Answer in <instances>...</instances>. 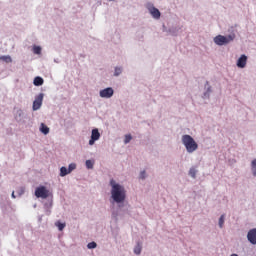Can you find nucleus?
Listing matches in <instances>:
<instances>
[{
	"label": "nucleus",
	"mask_w": 256,
	"mask_h": 256,
	"mask_svg": "<svg viewBox=\"0 0 256 256\" xmlns=\"http://www.w3.org/2000/svg\"><path fill=\"white\" fill-rule=\"evenodd\" d=\"M110 185L112 187L111 189V197L115 203H123L126 198V191L125 187L121 186L120 184H117L115 180H110Z\"/></svg>",
	"instance_id": "f257e3e1"
},
{
	"label": "nucleus",
	"mask_w": 256,
	"mask_h": 256,
	"mask_svg": "<svg viewBox=\"0 0 256 256\" xmlns=\"http://www.w3.org/2000/svg\"><path fill=\"white\" fill-rule=\"evenodd\" d=\"M182 143L186 147V151L188 153H194V151H197V149L199 148V145L197 144V142H195V139H193L191 135H183Z\"/></svg>",
	"instance_id": "f03ea898"
},
{
	"label": "nucleus",
	"mask_w": 256,
	"mask_h": 256,
	"mask_svg": "<svg viewBox=\"0 0 256 256\" xmlns=\"http://www.w3.org/2000/svg\"><path fill=\"white\" fill-rule=\"evenodd\" d=\"M233 39H235V36L233 35H228V36L218 35L214 38V43L219 46L228 45V43H231Z\"/></svg>",
	"instance_id": "7ed1b4c3"
},
{
	"label": "nucleus",
	"mask_w": 256,
	"mask_h": 256,
	"mask_svg": "<svg viewBox=\"0 0 256 256\" xmlns=\"http://www.w3.org/2000/svg\"><path fill=\"white\" fill-rule=\"evenodd\" d=\"M35 196L38 199H47L49 197V190L45 186H40L35 190Z\"/></svg>",
	"instance_id": "20e7f679"
},
{
	"label": "nucleus",
	"mask_w": 256,
	"mask_h": 256,
	"mask_svg": "<svg viewBox=\"0 0 256 256\" xmlns=\"http://www.w3.org/2000/svg\"><path fill=\"white\" fill-rule=\"evenodd\" d=\"M43 97V93H40L38 96H36L33 102V111H38V109H41V106L43 105Z\"/></svg>",
	"instance_id": "39448f33"
},
{
	"label": "nucleus",
	"mask_w": 256,
	"mask_h": 256,
	"mask_svg": "<svg viewBox=\"0 0 256 256\" xmlns=\"http://www.w3.org/2000/svg\"><path fill=\"white\" fill-rule=\"evenodd\" d=\"M113 93H115L113 88L108 87L100 91V97H102V99H111V96L113 95Z\"/></svg>",
	"instance_id": "423d86ee"
},
{
	"label": "nucleus",
	"mask_w": 256,
	"mask_h": 256,
	"mask_svg": "<svg viewBox=\"0 0 256 256\" xmlns=\"http://www.w3.org/2000/svg\"><path fill=\"white\" fill-rule=\"evenodd\" d=\"M101 138V133H99V129L95 128L92 130L91 139L89 140V145H95V141H99Z\"/></svg>",
	"instance_id": "0eeeda50"
},
{
	"label": "nucleus",
	"mask_w": 256,
	"mask_h": 256,
	"mask_svg": "<svg viewBox=\"0 0 256 256\" xmlns=\"http://www.w3.org/2000/svg\"><path fill=\"white\" fill-rule=\"evenodd\" d=\"M247 239L252 245H256V228L249 230Z\"/></svg>",
	"instance_id": "6e6552de"
},
{
	"label": "nucleus",
	"mask_w": 256,
	"mask_h": 256,
	"mask_svg": "<svg viewBox=\"0 0 256 256\" xmlns=\"http://www.w3.org/2000/svg\"><path fill=\"white\" fill-rule=\"evenodd\" d=\"M236 65L240 69H245V67L247 66V56H245V54L241 55Z\"/></svg>",
	"instance_id": "1a4fd4ad"
},
{
	"label": "nucleus",
	"mask_w": 256,
	"mask_h": 256,
	"mask_svg": "<svg viewBox=\"0 0 256 256\" xmlns=\"http://www.w3.org/2000/svg\"><path fill=\"white\" fill-rule=\"evenodd\" d=\"M149 11L152 17H154V19H159L161 17V12L159 11V9L155 7L149 8Z\"/></svg>",
	"instance_id": "9d476101"
},
{
	"label": "nucleus",
	"mask_w": 256,
	"mask_h": 256,
	"mask_svg": "<svg viewBox=\"0 0 256 256\" xmlns=\"http://www.w3.org/2000/svg\"><path fill=\"white\" fill-rule=\"evenodd\" d=\"M43 78H41V77H39V76H37V77H35L34 78V85L36 86V87H41V85H43Z\"/></svg>",
	"instance_id": "9b49d317"
},
{
	"label": "nucleus",
	"mask_w": 256,
	"mask_h": 256,
	"mask_svg": "<svg viewBox=\"0 0 256 256\" xmlns=\"http://www.w3.org/2000/svg\"><path fill=\"white\" fill-rule=\"evenodd\" d=\"M40 131L44 135H49V127H47V125H45L44 123L41 124Z\"/></svg>",
	"instance_id": "f8f14e48"
},
{
	"label": "nucleus",
	"mask_w": 256,
	"mask_h": 256,
	"mask_svg": "<svg viewBox=\"0 0 256 256\" xmlns=\"http://www.w3.org/2000/svg\"><path fill=\"white\" fill-rule=\"evenodd\" d=\"M69 173L67 167L63 166L60 168V177H65V175H69Z\"/></svg>",
	"instance_id": "ddd939ff"
},
{
	"label": "nucleus",
	"mask_w": 256,
	"mask_h": 256,
	"mask_svg": "<svg viewBox=\"0 0 256 256\" xmlns=\"http://www.w3.org/2000/svg\"><path fill=\"white\" fill-rule=\"evenodd\" d=\"M143 247L141 246L140 243H138L135 248H134V253L135 255H141V251H142Z\"/></svg>",
	"instance_id": "4468645a"
},
{
	"label": "nucleus",
	"mask_w": 256,
	"mask_h": 256,
	"mask_svg": "<svg viewBox=\"0 0 256 256\" xmlns=\"http://www.w3.org/2000/svg\"><path fill=\"white\" fill-rule=\"evenodd\" d=\"M251 171L254 177H256V159L251 162Z\"/></svg>",
	"instance_id": "2eb2a0df"
},
{
	"label": "nucleus",
	"mask_w": 256,
	"mask_h": 256,
	"mask_svg": "<svg viewBox=\"0 0 256 256\" xmlns=\"http://www.w3.org/2000/svg\"><path fill=\"white\" fill-rule=\"evenodd\" d=\"M1 61H5V63H12L13 59H11V56H1Z\"/></svg>",
	"instance_id": "dca6fc26"
},
{
	"label": "nucleus",
	"mask_w": 256,
	"mask_h": 256,
	"mask_svg": "<svg viewBox=\"0 0 256 256\" xmlns=\"http://www.w3.org/2000/svg\"><path fill=\"white\" fill-rule=\"evenodd\" d=\"M33 53L35 55H41V46H34L33 47Z\"/></svg>",
	"instance_id": "f3484780"
},
{
	"label": "nucleus",
	"mask_w": 256,
	"mask_h": 256,
	"mask_svg": "<svg viewBox=\"0 0 256 256\" xmlns=\"http://www.w3.org/2000/svg\"><path fill=\"white\" fill-rule=\"evenodd\" d=\"M93 165H95V162L93 160H86L87 169H93Z\"/></svg>",
	"instance_id": "a211bd4d"
},
{
	"label": "nucleus",
	"mask_w": 256,
	"mask_h": 256,
	"mask_svg": "<svg viewBox=\"0 0 256 256\" xmlns=\"http://www.w3.org/2000/svg\"><path fill=\"white\" fill-rule=\"evenodd\" d=\"M225 223V215L222 214L219 219V227L222 229L223 225Z\"/></svg>",
	"instance_id": "6ab92c4d"
},
{
	"label": "nucleus",
	"mask_w": 256,
	"mask_h": 256,
	"mask_svg": "<svg viewBox=\"0 0 256 256\" xmlns=\"http://www.w3.org/2000/svg\"><path fill=\"white\" fill-rule=\"evenodd\" d=\"M189 175L192 176L193 179H195V177L197 175V170L195 168H191L189 170Z\"/></svg>",
	"instance_id": "aec40b11"
},
{
	"label": "nucleus",
	"mask_w": 256,
	"mask_h": 256,
	"mask_svg": "<svg viewBox=\"0 0 256 256\" xmlns=\"http://www.w3.org/2000/svg\"><path fill=\"white\" fill-rule=\"evenodd\" d=\"M56 227H58L59 231H63L65 229V223L56 222Z\"/></svg>",
	"instance_id": "412c9836"
},
{
	"label": "nucleus",
	"mask_w": 256,
	"mask_h": 256,
	"mask_svg": "<svg viewBox=\"0 0 256 256\" xmlns=\"http://www.w3.org/2000/svg\"><path fill=\"white\" fill-rule=\"evenodd\" d=\"M131 139H133V137L130 134H127L124 139L125 145H127V143H130Z\"/></svg>",
	"instance_id": "4be33fe9"
},
{
	"label": "nucleus",
	"mask_w": 256,
	"mask_h": 256,
	"mask_svg": "<svg viewBox=\"0 0 256 256\" xmlns=\"http://www.w3.org/2000/svg\"><path fill=\"white\" fill-rule=\"evenodd\" d=\"M88 249H96L97 248V243L96 242H90L87 245Z\"/></svg>",
	"instance_id": "5701e85b"
},
{
	"label": "nucleus",
	"mask_w": 256,
	"mask_h": 256,
	"mask_svg": "<svg viewBox=\"0 0 256 256\" xmlns=\"http://www.w3.org/2000/svg\"><path fill=\"white\" fill-rule=\"evenodd\" d=\"M75 169H77V165L76 164H70L68 167V173H71V171H75Z\"/></svg>",
	"instance_id": "b1692460"
},
{
	"label": "nucleus",
	"mask_w": 256,
	"mask_h": 256,
	"mask_svg": "<svg viewBox=\"0 0 256 256\" xmlns=\"http://www.w3.org/2000/svg\"><path fill=\"white\" fill-rule=\"evenodd\" d=\"M122 71H123V70H122L121 68L116 67V68H115V72H114L115 77H119V74L122 73Z\"/></svg>",
	"instance_id": "393cba45"
},
{
	"label": "nucleus",
	"mask_w": 256,
	"mask_h": 256,
	"mask_svg": "<svg viewBox=\"0 0 256 256\" xmlns=\"http://www.w3.org/2000/svg\"><path fill=\"white\" fill-rule=\"evenodd\" d=\"M140 179H145V171H142V172L140 173Z\"/></svg>",
	"instance_id": "a878e982"
},
{
	"label": "nucleus",
	"mask_w": 256,
	"mask_h": 256,
	"mask_svg": "<svg viewBox=\"0 0 256 256\" xmlns=\"http://www.w3.org/2000/svg\"><path fill=\"white\" fill-rule=\"evenodd\" d=\"M12 197L13 199H15V192H12Z\"/></svg>",
	"instance_id": "bb28decb"
},
{
	"label": "nucleus",
	"mask_w": 256,
	"mask_h": 256,
	"mask_svg": "<svg viewBox=\"0 0 256 256\" xmlns=\"http://www.w3.org/2000/svg\"><path fill=\"white\" fill-rule=\"evenodd\" d=\"M109 1H115V0H109Z\"/></svg>",
	"instance_id": "cd10ccee"
}]
</instances>
